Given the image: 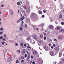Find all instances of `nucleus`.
<instances>
[{"label":"nucleus","instance_id":"nucleus-1","mask_svg":"<svg viewBox=\"0 0 64 64\" xmlns=\"http://www.w3.org/2000/svg\"><path fill=\"white\" fill-rule=\"evenodd\" d=\"M50 54L51 56H54V54L53 51H51L50 52Z\"/></svg>","mask_w":64,"mask_h":64},{"label":"nucleus","instance_id":"nucleus-2","mask_svg":"<svg viewBox=\"0 0 64 64\" xmlns=\"http://www.w3.org/2000/svg\"><path fill=\"white\" fill-rule=\"evenodd\" d=\"M33 53L34 55H36L37 54V52L36 50H34L33 51Z\"/></svg>","mask_w":64,"mask_h":64},{"label":"nucleus","instance_id":"nucleus-3","mask_svg":"<svg viewBox=\"0 0 64 64\" xmlns=\"http://www.w3.org/2000/svg\"><path fill=\"white\" fill-rule=\"evenodd\" d=\"M61 61L62 64L64 63V58H62L61 59Z\"/></svg>","mask_w":64,"mask_h":64},{"label":"nucleus","instance_id":"nucleus-4","mask_svg":"<svg viewBox=\"0 0 64 64\" xmlns=\"http://www.w3.org/2000/svg\"><path fill=\"white\" fill-rule=\"evenodd\" d=\"M59 49L57 48V47H56L54 49V50L56 51H59Z\"/></svg>","mask_w":64,"mask_h":64},{"label":"nucleus","instance_id":"nucleus-5","mask_svg":"<svg viewBox=\"0 0 64 64\" xmlns=\"http://www.w3.org/2000/svg\"><path fill=\"white\" fill-rule=\"evenodd\" d=\"M44 48L46 50H48V47L46 46H44Z\"/></svg>","mask_w":64,"mask_h":64},{"label":"nucleus","instance_id":"nucleus-6","mask_svg":"<svg viewBox=\"0 0 64 64\" xmlns=\"http://www.w3.org/2000/svg\"><path fill=\"white\" fill-rule=\"evenodd\" d=\"M24 18H25V17H24V16H23L22 18H20V20L21 21H23L24 19Z\"/></svg>","mask_w":64,"mask_h":64},{"label":"nucleus","instance_id":"nucleus-7","mask_svg":"<svg viewBox=\"0 0 64 64\" xmlns=\"http://www.w3.org/2000/svg\"><path fill=\"white\" fill-rule=\"evenodd\" d=\"M30 10V8H29V7L28 8V7H27V8L26 9V11H27V12H29V10Z\"/></svg>","mask_w":64,"mask_h":64},{"label":"nucleus","instance_id":"nucleus-8","mask_svg":"<svg viewBox=\"0 0 64 64\" xmlns=\"http://www.w3.org/2000/svg\"><path fill=\"white\" fill-rule=\"evenodd\" d=\"M62 51L60 52L59 53V56L60 57H61V56H62Z\"/></svg>","mask_w":64,"mask_h":64},{"label":"nucleus","instance_id":"nucleus-9","mask_svg":"<svg viewBox=\"0 0 64 64\" xmlns=\"http://www.w3.org/2000/svg\"><path fill=\"white\" fill-rule=\"evenodd\" d=\"M25 51H26V50H25L24 49L23 50V51H22V54H24L25 53Z\"/></svg>","mask_w":64,"mask_h":64},{"label":"nucleus","instance_id":"nucleus-10","mask_svg":"<svg viewBox=\"0 0 64 64\" xmlns=\"http://www.w3.org/2000/svg\"><path fill=\"white\" fill-rule=\"evenodd\" d=\"M50 29H53V26H50Z\"/></svg>","mask_w":64,"mask_h":64},{"label":"nucleus","instance_id":"nucleus-11","mask_svg":"<svg viewBox=\"0 0 64 64\" xmlns=\"http://www.w3.org/2000/svg\"><path fill=\"white\" fill-rule=\"evenodd\" d=\"M63 5H62V4H60V8L61 9H63Z\"/></svg>","mask_w":64,"mask_h":64},{"label":"nucleus","instance_id":"nucleus-12","mask_svg":"<svg viewBox=\"0 0 64 64\" xmlns=\"http://www.w3.org/2000/svg\"><path fill=\"white\" fill-rule=\"evenodd\" d=\"M38 12L39 13V14H42V12L41 10H39L38 11Z\"/></svg>","mask_w":64,"mask_h":64},{"label":"nucleus","instance_id":"nucleus-13","mask_svg":"<svg viewBox=\"0 0 64 64\" xmlns=\"http://www.w3.org/2000/svg\"><path fill=\"white\" fill-rule=\"evenodd\" d=\"M8 62H10V61H12V60H11V59L10 58H8Z\"/></svg>","mask_w":64,"mask_h":64},{"label":"nucleus","instance_id":"nucleus-14","mask_svg":"<svg viewBox=\"0 0 64 64\" xmlns=\"http://www.w3.org/2000/svg\"><path fill=\"white\" fill-rule=\"evenodd\" d=\"M40 38H43V36L42 34H40Z\"/></svg>","mask_w":64,"mask_h":64},{"label":"nucleus","instance_id":"nucleus-15","mask_svg":"<svg viewBox=\"0 0 64 64\" xmlns=\"http://www.w3.org/2000/svg\"><path fill=\"white\" fill-rule=\"evenodd\" d=\"M27 47L28 48H29V49H28V50L29 51H30V49H31V48L29 46H28Z\"/></svg>","mask_w":64,"mask_h":64},{"label":"nucleus","instance_id":"nucleus-16","mask_svg":"<svg viewBox=\"0 0 64 64\" xmlns=\"http://www.w3.org/2000/svg\"><path fill=\"white\" fill-rule=\"evenodd\" d=\"M37 37V36H36L35 35L34 36H33V38H34V39H36Z\"/></svg>","mask_w":64,"mask_h":64},{"label":"nucleus","instance_id":"nucleus-17","mask_svg":"<svg viewBox=\"0 0 64 64\" xmlns=\"http://www.w3.org/2000/svg\"><path fill=\"white\" fill-rule=\"evenodd\" d=\"M64 31V30L63 29H61L60 31L59 32H63Z\"/></svg>","mask_w":64,"mask_h":64},{"label":"nucleus","instance_id":"nucleus-18","mask_svg":"<svg viewBox=\"0 0 64 64\" xmlns=\"http://www.w3.org/2000/svg\"><path fill=\"white\" fill-rule=\"evenodd\" d=\"M56 29L57 30H60V27H58Z\"/></svg>","mask_w":64,"mask_h":64},{"label":"nucleus","instance_id":"nucleus-19","mask_svg":"<svg viewBox=\"0 0 64 64\" xmlns=\"http://www.w3.org/2000/svg\"><path fill=\"white\" fill-rule=\"evenodd\" d=\"M20 45L21 46H23V45H24V44L23 43H21Z\"/></svg>","mask_w":64,"mask_h":64},{"label":"nucleus","instance_id":"nucleus-20","mask_svg":"<svg viewBox=\"0 0 64 64\" xmlns=\"http://www.w3.org/2000/svg\"><path fill=\"white\" fill-rule=\"evenodd\" d=\"M28 59H30V55H28Z\"/></svg>","mask_w":64,"mask_h":64},{"label":"nucleus","instance_id":"nucleus-21","mask_svg":"<svg viewBox=\"0 0 64 64\" xmlns=\"http://www.w3.org/2000/svg\"><path fill=\"white\" fill-rule=\"evenodd\" d=\"M60 18H62V15L61 14H60Z\"/></svg>","mask_w":64,"mask_h":64},{"label":"nucleus","instance_id":"nucleus-22","mask_svg":"<svg viewBox=\"0 0 64 64\" xmlns=\"http://www.w3.org/2000/svg\"><path fill=\"white\" fill-rule=\"evenodd\" d=\"M30 39V38H26V40H28V41H29Z\"/></svg>","mask_w":64,"mask_h":64},{"label":"nucleus","instance_id":"nucleus-23","mask_svg":"<svg viewBox=\"0 0 64 64\" xmlns=\"http://www.w3.org/2000/svg\"><path fill=\"white\" fill-rule=\"evenodd\" d=\"M32 15L33 16H34L35 15V14L34 13H32Z\"/></svg>","mask_w":64,"mask_h":64},{"label":"nucleus","instance_id":"nucleus-24","mask_svg":"<svg viewBox=\"0 0 64 64\" xmlns=\"http://www.w3.org/2000/svg\"><path fill=\"white\" fill-rule=\"evenodd\" d=\"M16 63H19V61H18V59L16 60Z\"/></svg>","mask_w":64,"mask_h":64},{"label":"nucleus","instance_id":"nucleus-25","mask_svg":"<svg viewBox=\"0 0 64 64\" xmlns=\"http://www.w3.org/2000/svg\"><path fill=\"white\" fill-rule=\"evenodd\" d=\"M20 21H21V20H20V19H19V20H18V21L17 22V23H19V22H20Z\"/></svg>","mask_w":64,"mask_h":64},{"label":"nucleus","instance_id":"nucleus-26","mask_svg":"<svg viewBox=\"0 0 64 64\" xmlns=\"http://www.w3.org/2000/svg\"><path fill=\"white\" fill-rule=\"evenodd\" d=\"M24 26L23 25V24H21V27L23 28V27Z\"/></svg>","mask_w":64,"mask_h":64},{"label":"nucleus","instance_id":"nucleus-27","mask_svg":"<svg viewBox=\"0 0 64 64\" xmlns=\"http://www.w3.org/2000/svg\"><path fill=\"white\" fill-rule=\"evenodd\" d=\"M24 62V60H22L21 61V63H23Z\"/></svg>","mask_w":64,"mask_h":64},{"label":"nucleus","instance_id":"nucleus-28","mask_svg":"<svg viewBox=\"0 0 64 64\" xmlns=\"http://www.w3.org/2000/svg\"><path fill=\"white\" fill-rule=\"evenodd\" d=\"M21 59L22 58V59H24V58L23 57V56H22L21 57Z\"/></svg>","mask_w":64,"mask_h":64},{"label":"nucleus","instance_id":"nucleus-29","mask_svg":"<svg viewBox=\"0 0 64 64\" xmlns=\"http://www.w3.org/2000/svg\"><path fill=\"white\" fill-rule=\"evenodd\" d=\"M26 52L27 53H28V55H30V54L29 53V52L28 51H26Z\"/></svg>","mask_w":64,"mask_h":64},{"label":"nucleus","instance_id":"nucleus-30","mask_svg":"<svg viewBox=\"0 0 64 64\" xmlns=\"http://www.w3.org/2000/svg\"><path fill=\"white\" fill-rule=\"evenodd\" d=\"M38 64H42V62H39L38 63Z\"/></svg>","mask_w":64,"mask_h":64},{"label":"nucleus","instance_id":"nucleus-31","mask_svg":"<svg viewBox=\"0 0 64 64\" xmlns=\"http://www.w3.org/2000/svg\"><path fill=\"white\" fill-rule=\"evenodd\" d=\"M27 54H26L24 56V57L25 58H26V57H27Z\"/></svg>","mask_w":64,"mask_h":64},{"label":"nucleus","instance_id":"nucleus-32","mask_svg":"<svg viewBox=\"0 0 64 64\" xmlns=\"http://www.w3.org/2000/svg\"><path fill=\"white\" fill-rule=\"evenodd\" d=\"M44 40H45L46 39V37L45 36L44 38Z\"/></svg>","mask_w":64,"mask_h":64},{"label":"nucleus","instance_id":"nucleus-33","mask_svg":"<svg viewBox=\"0 0 64 64\" xmlns=\"http://www.w3.org/2000/svg\"><path fill=\"white\" fill-rule=\"evenodd\" d=\"M4 43H5V42H2V45H4Z\"/></svg>","mask_w":64,"mask_h":64},{"label":"nucleus","instance_id":"nucleus-34","mask_svg":"<svg viewBox=\"0 0 64 64\" xmlns=\"http://www.w3.org/2000/svg\"><path fill=\"white\" fill-rule=\"evenodd\" d=\"M27 61L28 62H29L30 61V60L29 59V58H28Z\"/></svg>","mask_w":64,"mask_h":64},{"label":"nucleus","instance_id":"nucleus-35","mask_svg":"<svg viewBox=\"0 0 64 64\" xmlns=\"http://www.w3.org/2000/svg\"><path fill=\"white\" fill-rule=\"evenodd\" d=\"M20 28V30H23V28Z\"/></svg>","mask_w":64,"mask_h":64},{"label":"nucleus","instance_id":"nucleus-36","mask_svg":"<svg viewBox=\"0 0 64 64\" xmlns=\"http://www.w3.org/2000/svg\"><path fill=\"white\" fill-rule=\"evenodd\" d=\"M32 64H35V62L34 61L33 62H32Z\"/></svg>","mask_w":64,"mask_h":64},{"label":"nucleus","instance_id":"nucleus-37","mask_svg":"<svg viewBox=\"0 0 64 64\" xmlns=\"http://www.w3.org/2000/svg\"><path fill=\"white\" fill-rule=\"evenodd\" d=\"M3 30V29L2 28H1L0 29V30H1V31H2V30Z\"/></svg>","mask_w":64,"mask_h":64},{"label":"nucleus","instance_id":"nucleus-38","mask_svg":"<svg viewBox=\"0 0 64 64\" xmlns=\"http://www.w3.org/2000/svg\"><path fill=\"white\" fill-rule=\"evenodd\" d=\"M24 47H26V44H24Z\"/></svg>","mask_w":64,"mask_h":64},{"label":"nucleus","instance_id":"nucleus-39","mask_svg":"<svg viewBox=\"0 0 64 64\" xmlns=\"http://www.w3.org/2000/svg\"><path fill=\"white\" fill-rule=\"evenodd\" d=\"M43 12H44V13H45L46 12V10H44Z\"/></svg>","mask_w":64,"mask_h":64},{"label":"nucleus","instance_id":"nucleus-40","mask_svg":"<svg viewBox=\"0 0 64 64\" xmlns=\"http://www.w3.org/2000/svg\"><path fill=\"white\" fill-rule=\"evenodd\" d=\"M18 44L17 43H16V46H18Z\"/></svg>","mask_w":64,"mask_h":64},{"label":"nucleus","instance_id":"nucleus-41","mask_svg":"<svg viewBox=\"0 0 64 64\" xmlns=\"http://www.w3.org/2000/svg\"><path fill=\"white\" fill-rule=\"evenodd\" d=\"M4 38H6V35H4Z\"/></svg>","mask_w":64,"mask_h":64},{"label":"nucleus","instance_id":"nucleus-42","mask_svg":"<svg viewBox=\"0 0 64 64\" xmlns=\"http://www.w3.org/2000/svg\"><path fill=\"white\" fill-rule=\"evenodd\" d=\"M0 38V39H3V37L2 36H1Z\"/></svg>","mask_w":64,"mask_h":64},{"label":"nucleus","instance_id":"nucleus-43","mask_svg":"<svg viewBox=\"0 0 64 64\" xmlns=\"http://www.w3.org/2000/svg\"><path fill=\"white\" fill-rule=\"evenodd\" d=\"M25 26L26 28H27V25L26 24H25Z\"/></svg>","mask_w":64,"mask_h":64},{"label":"nucleus","instance_id":"nucleus-44","mask_svg":"<svg viewBox=\"0 0 64 64\" xmlns=\"http://www.w3.org/2000/svg\"><path fill=\"white\" fill-rule=\"evenodd\" d=\"M58 39L60 40L61 39V36H59L58 37Z\"/></svg>","mask_w":64,"mask_h":64},{"label":"nucleus","instance_id":"nucleus-45","mask_svg":"<svg viewBox=\"0 0 64 64\" xmlns=\"http://www.w3.org/2000/svg\"><path fill=\"white\" fill-rule=\"evenodd\" d=\"M61 24H62V25H64V22H62L61 23Z\"/></svg>","mask_w":64,"mask_h":64},{"label":"nucleus","instance_id":"nucleus-46","mask_svg":"<svg viewBox=\"0 0 64 64\" xmlns=\"http://www.w3.org/2000/svg\"><path fill=\"white\" fill-rule=\"evenodd\" d=\"M20 3L19 2H18V5H20Z\"/></svg>","mask_w":64,"mask_h":64},{"label":"nucleus","instance_id":"nucleus-47","mask_svg":"<svg viewBox=\"0 0 64 64\" xmlns=\"http://www.w3.org/2000/svg\"><path fill=\"white\" fill-rule=\"evenodd\" d=\"M51 48H52V49H53V48H54V47H53V46H52L51 47Z\"/></svg>","mask_w":64,"mask_h":64},{"label":"nucleus","instance_id":"nucleus-48","mask_svg":"<svg viewBox=\"0 0 64 64\" xmlns=\"http://www.w3.org/2000/svg\"><path fill=\"white\" fill-rule=\"evenodd\" d=\"M33 58H34L33 56H31V58H32V59H33Z\"/></svg>","mask_w":64,"mask_h":64},{"label":"nucleus","instance_id":"nucleus-49","mask_svg":"<svg viewBox=\"0 0 64 64\" xmlns=\"http://www.w3.org/2000/svg\"><path fill=\"white\" fill-rule=\"evenodd\" d=\"M3 34V32H0V35H1V34Z\"/></svg>","mask_w":64,"mask_h":64},{"label":"nucleus","instance_id":"nucleus-50","mask_svg":"<svg viewBox=\"0 0 64 64\" xmlns=\"http://www.w3.org/2000/svg\"><path fill=\"white\" fill-rule=\"evenodd\" d=\"M53 46L54 47H55V44H54L53 45Z\"/></svg>","mask_w":64,"mask_h":64},{"label":"nucleus","instance_id":"nucleus-51","mask_svg":"<svg viewBox=\"0 0 64 64\" xmlns=\"http://www.w3.org/2000/svg\"><path fill=\"white\" fill-rule=\"evenodd\" d=\"M44 16H45L44 15H42V17H44Z\"/></svg>","mask_w":64,"mask_h":64},{"label":"nucleus","instance_id":"nucleus-52","mask_svg":"<svg viewBox=\"0 0 64 64\" xmlns=\"http://www.w3.org/2000/svg\"><path fill=\"white\" fill-rule=\"evenodd\" d=\"M24 23V22H23V21H22V24H23V23Z\"/></svg>","mask_w":64,"mask_h":64},{"label":"nucleus","instance_id":"nucleus-53","mask_svg":"<svg viewBox=\"0 0 64 64\" xmlns=\"http://www.w3.org/2000/svg\"><path fill=\"white\" fill-rule=\"evenodd\" d=\"M4 6V5H2V7H3Z\"/></svg>","mask_w":64,"mask_h":64},{"label":"nucleus","instance_id":"nucleus-54","mask_svg":"<svg viewBox=\"0 0 64 64\" xmlns=\"http://www.w3.org/2000/svg\"><path fill=\"white\" fill-rule=\"evenodd\" d=\"M24 9H26V8L25 6H24Z\"/></svg>","mask_w":64,"mask_h":64},{"label":"nucleus","instance_id":"nucleus-55","mask_svg":"<svg viewBox=\"0 0 64 64\" xmlns=\"http://www.w3.org/2000/svg\"><path fill=\"white\" fill-rule=\"evenodd\" d=\"M54 41H57V40H56V39H54Z\"/></svg>","mask_w":64,"mask_h":64},{"label":"nucleus","instance_id":"nucleus-56","mask_svg":"<svg viewBox=\"0 0 64 64\" xmlns=\"http://www.w3.org/2000/svg\"><path fill=\"white\" fill-rule=\"evenodd\" d=\"M50 45H51V44H50L49 45L50 47Z\"/></svg>","mask_w":64,"mask_h":64},{"label":"nucleus","instance_id":"nucleus-57","mask_svg":"<svg viewBox=\"0 0 64 64\" xmlns=\"http://www.w3.org/2000/svg\"><path fill=\"white\" fill-rule=\"evenodd\" d=\"M56 63H57V62H55V64H56Z\"/></svg>","mask_w":64,"mask_h":64},{"label":"nucleus","instance_id":"nucleus-58","mask_svg":"<svg viewBox=\"0 0 64 64\" xmlns=\"http://www.w3.org/2000/svg\"><path fill=\"white\" fill-rule=\"evenodd\" d=\"M18 13H19V12H20V11H19V10H18Z\"/></svg>","mask_w":64,"mask_h":64},{"label":"nucleus","instance_id":"nucleus-59","mask_svg":"<svg viewBox=\"0 0 64 64\" xmlns=\"http://www.w3.org/2000/svg\"><path fill=\"white\" fill-rule=\"evenodd\" d=\"M20 16H21V17H22V14Z\"/></svg>","mask_w":64,"mask_h":64},{"label":"nucleus","instance_id":"nucleus-60","mask_svg":"<svg viewBox=\"0 0 64 64\" xmlns=\"http://www.w3.org/2000/svg\"><path fill=\"white\" fill-rule=\"evenodd\" d=\"M12 15H13V12H12Z\"/></svg>","mask_w":64,"mask_h":64},{"label":"nucleus","instance_id":"nucleus-61","mask_svg":"<svg viewBox=\"0 0 64 64\" xmlns=\"http://www.w3.org/2000/svg\"><path fill=\"white\" fill-rule=\"evenodd\" d=\"M38 29H39V28H36V30H38Z\"/></svg>","mask_w":64,"mask_h":64},{"label":"nucleus","instance_id":"nucleus-62","mask_svg":"<svg viewBox=\"0 0 64 64\" xmlns=\"http://www.w3.org/2000/svg\"><path fill=\"white\" fill-rule=\"evenodd\" d=\"M20 60V58H18V60Z\"/></svg>","mask_w":64,"mask_h":64},{"label":"nucleus","instance_id":"nucleus-63","mask_svg":"<svg viewBox=\"0 0 64 64\" xmlns=\"http://www.w3.org/2000/svg\"><path fill=\"white\" fill-rule=\"evenodd\" d=\"M19 50H17L18 52H19Z\"/></svg>","mask_w":64,"mask_h":64},{"label":"nucleus","instance_id":"nucleus-64","mask_svg":"<svg viewBox=\"0 0 64 64\" xmlns=\"http://www.w3.org/2000/svg\"><path fill=\"white\" fill-rule=\"evenodd\" d=\"M44 35H46V34H44Z\"/></svg>","mask_w":64,"mask_h":64}]
</instances>
